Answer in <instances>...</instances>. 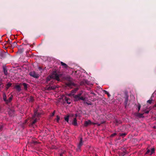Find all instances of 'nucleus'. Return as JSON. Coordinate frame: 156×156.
<instances>
[{"mask_svg": "<svg viewBox=\"0 0 156 156\" xmlns=\"http://www.w3.org/2000/svg\"><path fill=\"white\" fill-rule=\"evenodd\" d=\"M62 76V74H57L56 72H54L52 74L49 76L47 78V81H49L52 79L53 80H55L58 81H60V78Z\"/></svg>", "mask_w": 156, "mask_h": 156, "instance_id": "obj_1", "label": "nucleus"}, {"mask_svg": "<svg viewBox=\"0 0 156 156\" xmlns=\"http://www.w3.org/2000/svg\"><path fill=\"white\" fill-rule=\"evenodd\" d=\"M23 85L24 86V89H27V85L26 83H24L23 84Z\"/></svg>", "mask_w": 156, "mask_h": 156, "instance_id": "obj_17", "label": "nucleus"}, {"mask_svg": "<svg viewBox=\"0 0 156 156\" xmlns=\"http://www.w3.org/2000/svg\"><path fill=\"white\" fill-rule=\"evenodd\" d=\"M101 124H100V123H96V125H98V126H100Z\"/></svg>", "mask_w": 156, "mask_h": 156, "instance_id": "obj_34", "label": "nucleus"}, {"mask_svg": "<svg viewBox=\"0 0 156 156\" xmlns=\"http://www.w3.org/2000/svg\"><path fill=\"white\" fill-rule=\"evenodd\" d=\"M61 65L64 66V68H67L68 67L67 65L65 64V63H63V62H61Z\"/></svg>", "mask_w": 156, "mask_h": 156, "instance_id": "obj_14", "label": "nucleus"}, {"mask_svg": "<svg viewBox=\"0 0 156 156\" xmlns=\"http://www.w3.org/2000/svg\"><path fill=\"white\" fill-rule=\"evenodd\" d=\"M82 93H83L82 91H81L80 92V93H79L77 94V95H78L79 96H80V97H81V95L82 94Z\"/></svg>", "mask_w": 156, "mask_h": 156, "instance_id": "obj_28", "label": "nucleus"}, {"mask_svg": "<svg viewBox=\"0 0 156 156\" xmlns=\"http://www.w3.org/2000/svg\"><path fill=\"white\" fill-rule=\"evenodd\" d=\"M92 122L90 120L86 121H85L84 123V126H87L88 125L91 124Z\"/></svg>", "mask_w": 156, "mask_h": 156, "instance_id": "obj_8", "label": "nucleus"}, {"mask_svg": "<svg viewBox=\"0 0 156 156\" xmlns=\"http://www.w3.org/2000/svg\"><path fill=\"white\" fill-rule=\"evenodd\" d=\"M95 156H98V155H95Z\"/></svg>", "mask_w": 156, "mask_h": 156, "instance_id": "obj_41", "label": "nucleus"}, {"mask_svg": "<svg viewBox=\"0 0 156 156\" xmlns=\"http://www.w3.org/2000/svg\"><path fill=\"white\" fill-rule=\"evenodd\" d=\"M55 114V112H53L52 113L51 116H53Z\"/></svg>", "mask_w": 156, "mask_h": 156, "instance_id": "obj_36", "label": "nucleus"}, {"mask_svg": "<svg viewBox=\"0 0 156 156\" xmlns=\"http://www.w3.org/2000/svg\"><path fill=\"white\" fill-rule=\"evenodd\" d=\"M72 124L74 126L77 125V120L76 118L74 119L73 120L72 122Z\"/></svg>", "mask_w": 156, "mask_h": 156, "instance_id": "obj_13", "label": "nucleus"}, {"mask_svg": "<svg viewBox=\"0 0 156 156\" xmlns=\"http://www.w3.org/2000/svg\"><path fill=\"white\" fill-rule=\"evenodd\" d=\"M12 85V83H7V84H6V85L8 87H10Z\"/></svg>", "mask_w": 156, "mask_h": 156, "instance_id": "obj_20", "label": "nucleus"}, {"mask_svg": "<svg viewBox=\"0 0 156 156\" xmlns=\"http://www.w3.org/2000/svg\"><path fill=\"white\" fill-rule=\"evenodd\" d=\"M13 96L12 95H11L9 98L8 99H7V96L5 93H4L3 94V101L5 102V103L7 104L10 103L11 102L12 100Z\"/></svg>", "mask_w": 156, "mask_h": 156, "instance_id": "obj_3", "label": "nucleus"}, {"mask_svg": "<svg viewBox=\"0 0 156 156\" xmlns=\"http://www.w3.org/2000/svg\"><path fill=\"white\" fill-rule=\"evenodd\" d=\"M29 74L30 76L35 78H37L39 77V75L36 73L34 71L30 72Z\"/></svg>", "mask_w": 156, "mask_h": 156, "instance_id": "obj_5", "label": "nucleus"}, {"mask_svg": "<svg viewBox=\"0 0 156 156\" xmlns=\"http://www.w3.org/2000/svg\"><path fill=\"white\" fill-rule=\"evenodd\" d=\"M107 95H108V96H110V95L109 94H107Z\"/></svg>", "mask_w": 156, "mask_h": 156, "instance_id": "obj_40", "label": "nucleus"}, {"mask_svg": "<svg viewBox=\"0 0 156 156\" xmlns=\"http://www.w3.org/2000/svg\"><path fill=\"white\" fill-rule=\"evenodd\" d=\"M72 84L71 82H69L67 84V85L69 86H70Z\"/></svg>", "mask_w": 156, "mask_h": 156, "instance_id": "obj_25", "label": "nucleus"}, {"mask_svg": "<svg viewBox=\"0 0 156 156\" xmlns=\"http://www.w3.org/2000/svg\"><path fill=\"white\" fill-rule=\"evenodd\" d=\"M149 111H145V113L146 114H148L149 113Z\"/></svg>", "mask_w": 156, "mask_h": 156, "instance_id": "obj_33", "label": "nucleus"}, {"mask_svg": "<svg viewBox=\"0 0 156 156\" xmlns=\"http://www.w3.org/2000/svg\"><path fill=\"white\" fill-rule=\"evenodd\" d=\"M156 107V103L153 106V108H154L155 107Z\"/></svg>", "mask_w": 156, "mask_h": 156, "instance_id": "obj_39", "label": "nucleus"}, {"mask_svg": "<svg viewBox=\"0 0 156 156\" xmlns=\"http://www.w3.org/2000/svg\"><path fill=\"white\" fill-rule=\"evenodd\" d=\"M74 98L76 101L82 100L84 101L85 99V97H80L78 95H76L74 96Z\"/></svg>", "mask_w": 156, "mask_h": 156, "instance_id": "obj_4", "label": "nucleus"}, {"mask_svg": "<svg viewBox=\"0 0 156 156\" xmlns=\"http://www.w3.org/2000/svg\"><path fill=\"white\" fill-rule=\"evenodd\" d=\"M3 127V126L2 125H1L0 126V131H1L2 130Z\"/></svg>", "mask_w": 156, "mask_h": 156, "instance_id": "obj_32", "label": "nucleus"}, {"mask_svg": "<svg viewBox=\"0 0 156 156\" xmlns=\"http://www.w3.org/2000/svg\"><path fill=\"white\" fill-rule=\"evenodd\" d=\"M9 88V87H8L6 85V90H7Z\"/></svg>", "mask_w": 156, "mask_h": 156, "instance_id": "obj_37", "label": "nucleus"}, {"mask_svg": "<svg viewBox=\"0 0 156 156\" xmlns=\"http://www.w3.org/2000/svg\"><path fill=\"white\" fill-rule=\"evenodd\" d=\"M69 117L68 116H67L65 117V119L66 121L68 122L69 121Z\"/></svg>", "mask_w": 156, "mask_h": 156, "instance_id": "obj_19", "label": "nucleus"}, {"mask_svg": "<svg viewBox=\"0 0 156 156\" xmlns=\"http://www.w3.org/2000/svg\"><path fill=\"white\" fill-rule=\"evenodd\" d=\"M143 114L138 113V116L140 117H143Z\"/></svg>", "mask_w": 156, "mask_h": 156, "instance_id": "obj_24", "label": "nucleus"}, {"mask_svg": "<svg viewBox=\"0 0 156 156\" xmlns=\"http://www.w3.org/2000/svg\"><path fill=\"white\" fill-rule=\"evenodd\" d=\"M65 151H63L60 154V156H63V154H64L65 153Z\"/></svg>", "mask_w": 156, "mask_h": 156, "instance_id": "obj_29", "label": "nucleus"}, {"mask_svg": "<svg viewBox=\"0 0 156 156\" xmlns=\"http://www.w3.org/2000/svg\"><path fill=\"white\" fill-rule=\"evenodd\" d=\"M39 69H41L40 67H39Z\"/></svg>", "mask_w": 156, "mask_h": 156, "instance_id": "obj_42", "label": "nucleus"}, {"mask_svg": "<svg viewBox=\"0 0 156 156\" xmlns=\"http://www.w3.org/2000/svg\"><path fill=\"white\" fill-rule=\"evenodd\" d=\"M56 88V87L55 86H52L49 87V88L50 90H54Z\"/></svg>", "mask_w": 156, "mask_h": 156, "instance_id": "obj_16", "label": "nucleus"}, {"mask_svg": "<svg viewBox=\"0 0 156 156\" xmlns=\"http://www.w3.org/2000/svg\"><path fill=\"white\" fill-rule=\"evenodd\" d=\"M126 135L125 133H121L119 134V136H125Z\"/></svg>", "mask_w": 156, "mask_h": 156, "instance_id": "obj_21", "label": "nucleus"}, {"mask_svg": "<svg viewBox=\"0 0 156 156\" xmlns=\"http://www.w3.org/2000/svg\"><path fill=\"white\" fill-rule=\"evenodd\" d=\"M2 80L0 79V85H1L2 84Z\"/></svg>", "mask_w": 156, "mask_h": 156, "instance_id": "obj_35", "label": "nucleus"}, {"mask_svg": "<svg viewBox=\"0 0 156 156\" xmlns=\"http://www.w3.org/2000/svg\"><path fill=\"white\" fill-rule=\"evenodd\" d=\"M17 45V43L15 42H14L12 43V44L11 45V46L12 47H15Z\"/></svg>", "mask_w": 156, "mask_h": 156, "instance_id": "obj_18", "label": "nucleus"}, {"mask_svg": "<svg viewBox=\"0 0 156 156\" xmlns=\"http://www.w3.org/2000/svg\"><path fill=\"white\" fill-rule=\"evenodd\" d=\"M78 89L77 88L71 91V93L69 94V96L73 95L75 93H76V91Z\"/></svg>", "mask_w": 156, "mask_h": 156, "instance_id": "obj_11", "label": "nucleus"}, {"mask_svg": "<svg viewBox=\"0 0 156 156\" xmlns=\"http://www.w3.org/2000/svg\"><path fill=\"white\" fill-rule=\"evenodd\" d=\"M152 101V100H148L147 101V102L149 103L150 104H151V103Z\"/></svg>", "mask_w": 156, "mask_h": 156, "instance_id": "obj_26", "label": "nucleus"}, {"mask_svg": "<svg viewBox=\"0 0 156 156\" xmlns=\"http://www.w3.org/2000/svg\"><path fill=\"white\" fill-rule=\"evenodd\" d=\"M40 114L37 112V110H34V114L31 120L30 125L32 126L39 119V117Z\"/></svg>", "mask_w": 156, "mask_h": 156, "instance_id": "obj_2", "label": "nucleus"}, {"mask_svg": "<svg viewBox=\"0 0 156 156\" xmlns=\"http://www.w3.org/2000/svg\"><path fill=\"white\" fill-rule=\"evenodd\" d=\"M140 107H141V106H140V104H139L138 105V106H137V108L138 109V112L139 111L140 109Z\"/></svg>", "mask_w": 156, "mask_h": 156, "instance_id": "obj_23", "label": "nucleus"}, {"mask_svg": "<svg viewBox=\"0 0 156 156\" xmlns=\"http://www.w3.org/2000/svg\"><path fill=\"white\" fill-rule=\"evenodd\" d=\"M67 80L70 81L71 80V78L70 77L68 76L67 77Z\"/></svg>", "mask_w": 156, "mask_h": 156, "instance_id": "obj_30", "label": "nucleus"}, {"mask_svg": "<svg viewBox=\"0 0 156 156\" xmlns=\"http://www.w3.org/2000/svg\"><path fill=\"white\" fill-rule=\"evenodd\" d=\"M65 100L68 104H69L71 103V100L69 98L66 97H65Z\"/></svg>", "mask_w": 156, "mask_h": 156, "instance_id": "obj_9", "label": "nucleus"}, {"mask_svg": "<svg viewBox=\"0 0 156 156\" xmlns=\"http://www.w3.org/2000/svg\"><path fill=\"white\" fill-rule=\"evenodd\" d=\"M116 135V133H114L112 134L111 135V137H113V136H115V135Z\"/></svg>", "mask_w": 156, "mask_h": 156, "instance_id": "obj_27", "label": "nucleus"}, {"mask_svg": "<svg viewBox=\"0 0 156 156\" xmlns=\"http://www.w3.org/2000/svg\"><path fill=\"white\" fill-rule=\"evenodd\" d=\"M147 151L145 153V154H148L150 152V155H151L153 154L154 153L155 149L154 148H153L151 149V151H150V150L149 149H148L147 148Z\"/></svg>", "mask_w": 156, "mask_h": 156, "instance_id": "obj_6", "label": "nucleus"}, {"mask_svg": "<svg viewBox=\"0 0 156 156\" xmlns=\"http://www.w3.org/2000/svg\"><path fill=\"white\" fill-rule=\"evenodd\" d=\"M15 88L19 91H20L21 90L20 87L19 85H16Z\"/></svg>", "mask_w": 156, "mask_h": 156, "instance_id": "obj_12", "label": "nucleus"}, {"mask_svg": "<svg viewBox=\"0 0 156 156\" xmlns=\"http://www.w3.org/2000/svg\"><path fill=\"white\" fill-rule=\"evenodd\" d=\"M59 119L60 117L59 116L57 115L56 117V120L57 122H58Z\"/></svg>", "mask_w": 156, "mask_h": 156, "instance_id": "obj_22", "label": "nucleus"}, {"mask_svg": "<svg viewBox=\"0 0 156 156\" xmlns=\"http://www.w3.org/2000/svg\"><path fill=\"white\" fill-rule=\"evenodd\" d=\"M34 101V98L30 96L29 98V101L30 102H33Z\"/></svg>", "mask_w": 156, "mask_h": 156, "instance_id": "obj_15", "label": "nucleus"}, {"mask_svg": "<svg viewBox=\"0 0 156 156\" xmlns=\"http://www.w3.org/2000/svg\"><path fill=\"white\" fill-rule=\"evenodd\" d=\"M80 142L78 145V149L77 151H78V149L80 150L81 147L83 145V142L82 141V138L81 137H80Z\"/></svg>", "mask_w": 156, "mask_h": 156, "instance_id": "obj_7", "label": "nucleus"}, {"mask_svg": "<svg viewBox=\"0 0 156 156\" xmlns=\"http://www.w3.org/2000/svg\"><path fill=\"white\" fill-rule=\"evenodd\" d=\"M104 91L105 94H109V93L106 90H104Z\"/></svg>", "mask_w": 156, "mask_h": 156, "instance_id": "obj_31", "label": "nucleus"}, {"mask_svg": "<svg viewBox=\"0 0 156 156\" xmlns=\"http://www.w3.org/2000/svg\"><path fill=\"white\" fill-rule=\"evenodd\" d=\"M3 72L5 75H7L8 74V72L6 67L5 66H3Z\"/></svg>", "mask_w": 156, "mask_h": 156, "instance_id": "obj_10", "label": "nucleus"}, {"mask_svg": "<svg viewBox=\"0 0 156 156\" xmlns=\"http://www.w3.org/2000/svg\"><path fill=\"white\" fill-rule=\"evenodd\" d=\"M91 124L95 125V124H96V123H94V122H92Z\"/></svg>", "mask_w": 156, "mask_h": 156, "instance_id": "obj_38", "label": "nucleus"}]
</instances>
